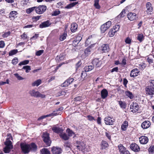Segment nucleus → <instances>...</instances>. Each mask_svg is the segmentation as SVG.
Returning a JSON list of instances; mask_svg holds the SVG:
<instances>
[{"instance_id":"e2e57ef3","label":"nucleus","mask_w":154,"mask_h":154,"mask_svg":"<svg viewBox=\"0 0 154 154\" xmlns=\"http://www.w3.org/2000/svg\"><path fill=\"white\" fill-rule=\"evenodd\" d=\"M66 95V92L64 91H61L59 92L58 94L59 96H65Z\"/></svg>"},{"instance_id":"6e6552de","label":"nucleus","mask_w":154,"mask_h":154,"mask_svg":"<svg viewBox=\"0 0 154 154\" xmlns=\"http://www.w3.org/2000/svg\"><path fill=\"white\" fill-rule=\"evenodd\" d=\"M128 18L130 21H133L136 20L137 18V14L135 13L129 12L127 15Z\"/></svg>"},{"instance_id":"2f4dec72","label":"nucleus","mask_w":154,"mask_h":154,"mask_svg":"<svg viewBox=\"0 0 154 154\" xmlns=\"http://www.w3.org/2000/svg\"><path fill=\"white\" fill-rule=\"evenodd\" d=\"M67 34L66 32H64L60 36V40L61 41H63L65 39L67 36Z\"/></svg>"},{"instance_id":"b1692460","label":"nucleus","mask_w":154,"mask_h":154,"mask_svg":"<svg viewBox=\"0 0 154 154\" xmlns=\"http://www.w3.org/2000/svg\"><path fill=\"white\" fill-rule=\"evenodd\" d=\"M78 26L76 23H73L71 25V30L72 32H75L77 30Z\"/></svg>"},{"instance_id":"9d476101","label":"nucleus","mask_w":154,"mask_h":154,"mask_svg":"<svg viewBox=\"0 0 154 154\" xmlns=\"http://www.w3.org/2000/svg\"><path fill=\"white\" fill-rule=\"evenodd\" d=\"M74 80L73 78H69L62 84L61 86L62 87H67L74 81Z\"/></svg>"},{"instance_id":"864d4df0","label":"nucleus","mask_w":154,"mask_h":154,"mask_svg":"<svg viewBox=\"0 0 154 154\" xmlns=\"http://www.w3.org/2000/svg\"><path fill=\"white\" fill-rule=\"evenodd\" d=\"M12 137L10 134H8L7 135V138L6 141H11L10 140H12Z\"/></svg>"},{"instance_id":"774afa93","label":"nucleus","mask_w":154,"mask_h":154,"mask_svg":"<svg viewBox=\"0 0 154 154\" xmlns=\"http://www.w3.org/2000/svg\"><path fill=\"white\" fill-rule=\"evenodd\" d=\"M82 37L81 36L78 35L76 37L75 40H77V41L79 42L82 40Z\"/></svg>"},{"instance_id":"dca6fc26","label":"nucleus","mask_w":154,"mask_h":154,"mask_svg":"<svg viewBox=\"0 0 154 154\" xmlns=\"http://www.w3.org/2000/svg\"><path fill=\"white\" fill-rule=\"evenodd\" d=\"M29 93L31 95L33 96H43L39 91L35 90H30Z\"/></svg>"},{"instance_id":"680f3d73","label":"nucleus","mask_w":154,"mask_h":154,"mask_svg":"<svg viewBox=\"0 0 154 154\" xmlns=\"http://www.w3.org/2000/svg\"><path fill=\"white\" fill-rule=\"evenodd\" d=\"M60 11L59 10H56L54 12L52 15L53 16H56L60 14Z\"/></svg>"},{"instance_id":"79ce46f5","label":"nucleus","mask_w":154,"mask_h":154,"mask_svg":"<svg viewBox=\"0 0 154 154\" xmlns=\"http://www.w3.org/2000/svg\"><path fill=\"white\" fill-rule=\"evenodd\" d=\"M91 51V48L89 47L85 49L84 52L85 54L88 55L90 54Z\"/></svg>"},{"instance_id":"58836bf2","label":"nucleus","mask_w":154,"mask_h":154,"mask_svg":"<svg viewBox=\"0 0 154 154\" xmlns=\"http://www.w3.org/2000/svg\"><path fill=\"white\" fill-rule=\"evenodd\" d=\"M54 113H51L49 115H46L42 116L38 118V120H40L42 119H44L47 117L52 116V115H54Z\"/></svg>"},{"instance_id":"13d9d810","label":"nucleus","mask_w":154,"mask_h":154,"mask_svg":"<svg viewBox=\"0 0 154 154\" xmlns=\"http://www.w3.org/2000/svg\"><path fill=\"white\" fill-rule=\"evenodd\" d=\"M17 58L15 57L13 59L12 61V63L14 65H16L17 63Z\"/></svg>"},{"instance_id":"5701e85b","label":"nucleus","mask_w":154,"mask_h":154,"mask_svg":"<svg viewBox=\"0 0 154 154\" xmlns=\"http://www.w3.org/2000/svg\"><path fill=\"white\" fill-rule=\"evenodd\" d=\"M63 108L62 107H60L59 108H58L57 109H56V110L53 111V112L52 113H54V115H52V116H56L57 115H61V113L60 112H59V111H61L63 110Z\"/></svg>"},{"instance_id":"5fc2aeb1","label":"nucleus","mask_w":154,"mask_h":154,"mask_svg":"<svg viewBox=\"0 0 154 154\" xmlns=\"http://www.w3.org/2000/svg\"><path fill=\"white\" fill-rule=\"evenodd\" d=\"M43 52L44 51L43 50H40L37 51L35 53V54L37 56H39L43 53Z\"/></svg>"},{"instance_id":"c756f323","label":"nucleus","mask_w":154,"mask_h":154,"mask_svg":"<svg viewBox=\"0 0 154 154\" xmlns=\"http://www.w3.org/2000/svg\"><path fill=\"white\" fill-rule=\"evenodd\" d=\"M60 136L62 139L65 140H68L69 138L68 135H67L66 133L61 134L60 135Z\"/></svg>"},{"instance_id":"cd10ccee","label":"nucleus","mask_w":154,"mask_h":154,"mask_svg":"<svg viewBox=\"0 0 154 154\" xmlns=\"http://www.w3.org/2000/svg\"><path fill=\"white\" fill-rule=\"evenodd\" d=\"M128 125V122L127 121L124 122L123 124L121 126V128L123 131H125L127 128Z\"/></svg>"},{"instance_id":"6e6d98bb","label":"nucleus","mask_w":154,"mask_h":154,"mask_svg":"<svg viewBox=\"0 0 154 154\" xmlns=\"http://www.w3.org/2000/svg\"><path fill=\"white\" fill-rule=\"evenodd\" d=\"M10 34V31H8L7 32L5 33H4L2 35V37L3 38H6L9 36Z\"/></svg>"},{"instance_id":"f8f14e48","label":"nucleus","mask_w":154,"mask_h":154,"mask_svg":"<svg viewBox=\"0 0 154 154\" xmlns=\"http://www.w3.org/2000/svg\"><path fill=\"white\" fill-rule=\"evenodd\" d=\"M100 49L103 52H107L109 50V45L108 44H103L100 48Z\"/></svg>"},{"instance_id":"4d7b16f0","label":"nucleus","mask_w":154,"mask_h":154,"mask_svg":"<svg viewBox=\"0 0 154 154\" xmlns=\"http://www.w3.org/2000/svg\"><path fill=\"white\" fill-rule=\"evenodd\" d=\"M146 67V65L144 63L140 64L139 65V67L141 69H144Z\"/></svg>"},{"instance_id":"8fccbe9b","label":"nucleus","mask_w":154,"mask_h":154,"mask_svg":"<svg viewBox=\"0 0 154 154\" xmlns=\"http://www.w3.org/2000/svg\"><path fill=\"white\" fill-rule=\"evenodd\" d=\"M14 75L17 78V79L18 80H22L23 79V78L20 76L17 73L14 74Z\"/></svg>"},{"instance_id":"338daca9","label":"nucleus","mask_w":154,"mask_h":154,"mask_svg":"<svg viewBox=\"0 0 154 154\" xmlns=\"http://www.w3.org/2000/svg\"><path fill=\"white\" fill-rule=\"evenodd\" d=\"M5 46V43L4 41H0V48H3Z\"/></svg>"},{"instance_id":"f03ea898","label":"nucleus","mask_w":154,"mask_h":154,"mask_svg":"<svg viewBox=\"0 0 154 154\" xmlns=\"http://www.w3.org/2000/svg\"><path fill=\"white\" fill-rule=\"evenodd\" d=\"M42 138L44 142L45 143L47 146H50L51 145V142L50 139L49 134L47 133H44Z\"/></svg>"},{"instance_id":"37998d69","label":"nucleus","mask_w":154,"mask_h":154,"mask_svg":"<svg viewBox=\"0 0 154 154\" xmlns=\"http://www.w3.org/2000/svg\"><path fill=\"white\" fill-rule=\"evenodd\" d=\"M17 49L11 50L9 52V55L12 56L14 55L17 53Z\"/></svg>"},{"instance_id":"a19ab883","label":"nucleus","mask_w":154,"mask_h":154,"mask_svg":"<svg viewBox=\"0 0 154 154\" xmlns=\"http://www.w3.org/2000/svg\"><path fill=\"white\" fill-rule=\"evenodd\" d=\"M137 39L140 42H142L144 39V37L143 34H139L137 37Z\"/></svg>"},{"instance_id":"4468645a","label":"nucleus","mask_w":154,"mask_h":154,"mask_svg":"<svg viewBox=\"0 0 154 154\" xmlns=\"http://www.w3.org/2000/svg\"><path fill=\"white\" fill-rule=\"evenodd\" d=\"M130 148L133 151L135 152H138L140 150L139 146L136 143H132L130 146Z\"/></svg>"},{"instance_id":"a211bd4d","label":"nucleus","mask_w":154,"mask_h":154,"mask_svg":"<svg viewBox=\"0 0 154 154\" xmlns=\"http://www.w3.org/2000/svg\"><path fill=\"white\" fill-rule=\"evenodd\" d=\"M29 151L35 152L37 149V145L34 143H32L30 144H29Z\"/></svg>"},{"instance_id":"7ed1b4c3","label":"nucleus","mask_w":154,"mask_h":154,"mask_svg":"<svg viewBox=\"0 0 154 154\" xmlns=\"http://www.w3.org/2000/svg\"><path fill=\"white\" fill-rule=\"evenodd\" d=\"M20 146L22 152L24 154L29 153V144L26 143H21Z\"/></svg>"},{"instance_id":"a18cd8bd","label":"nucleus","mask_w":154,"mask_h":154,"mask_svg":"<svg viewBox=\"0 0 154 154\" xmlns=\"http://www.w3.org/2000/svg\"><path fill=\"white\" fill-rule=\"evenodd\" d=\"M76 146L77 147V148L80 151H83L84 150V148L81 144H80Z\"/></svg>"},{"instance_id":"0e129e2a","label":"nucleus","mask_w":154,"mask_h":154,"mask_svg":"<svg viewBox=\"0 0 154 154\" xmlns=\"http://www.w3.org/2000/svg\"><path fill=\"white\" fill-rule=\"evenodd\" d=\"M40 17V16H35V17H33L32 18V19L34 21H36L37 20H38L39 19Z\"/></svg>"},{"instance_id":"2eb2a0df","label":"nucleus","mask_w":154,"mask_h":154,"mask_svg":"<svg viewBox=\"0 0 154 154\" xmlns=\"http://www.w3.org/2000/svg\"><path fill=\"white\" fill-rule=\"evenodd\" d=\"M147 8L146 12L148 14H152V5L149 2H148L146 3V5Z\"/></svg>"},{"instance_id":"ddd939ff","label":"nucleus","mask_w":154,"mask_h":154,"mask_svg":"<svg viewBox=\"0 0 154 154\" xmlns=\"http://www.w3.org/2000/svg\"><path fill=\"white\" fill-rule=\"evenodd\" d=\"M140 72L139 70L137 69H134L131 72L130 76L131 77H134L137 76Z\"/></svg>"},{"instance_id":"7c9ffc66","label":"nucleus","mask_w":154,"mask_h":154,"mask_svg":"<svg viewBox=\"0 0 154 154\" xmlns=\"http://www.w3.org/2000/svg\"><path fill=\"white\" fill-rule=\"evenodd\" d=\"M92 40V35L89 36L85 42V45L87 46L89 45L90 44H91V42Z\"/></svg>"},{"instance_id":"0eeeda50","label":"nucleus","mask_w":154,"mask_h":154,"mask_svg":"<svg viewBox=\"0 0 154 154\" xmlns=\"http://www.w3.org/2000/svg\"><path fill=\"white\" fill-rule=\"evenodd\" d=\"M104 121L106 125H113L115 120L110 117H107L104 118Z\"/></svg>"},{"instance_id":"603ef678","label":"nucleus","mask_w":154,"mask_h":154,"mask_svg":"<svg viewBox=\"0 0 154 154\" xmlns=\"http://www.w3.org/2000/svg\"><path fill=\"white\" fill-rule=\"evenodd\" d=\"M86 71H82L81 74V77L82 78L84 79L87 76Z\"/></svg>"},{"instance_id":"49530a36","label":"nucleus","mask_w":154,"mask_h":154,"mask_svg":"<svg viewBox=\"0 0 154 154\" xmlns=\"http://www.w3.org/2000/svg\"><path fill=\"white\" fill-rule=\"evenodd\" d=\"M23 69H25L26 70V73L29 72V71L31 70L30 67L29 66H24Z\"/></svg>"},{"instance_id":"69168bd1","label":"nucleus","mask_w":154,"mask_h":154,"mask_svg":"<svg viewBox=\"0 0 154 154\" xmlns=\"http://www.w3.org/2000/svg\"><path fill=\"white\" fill-rule=\"evenodd\" d=\"M125 94L127 96H131L132 95V93L129 91H127L125 92Z\"/></svg>"},{"instance_id":"052dcab7","label":"nucleus","mask_w":154,"mask_h":154,"mask_svg":"<svg viewBox=\"0 0 154 154\" xmlns=\"http://www.w3.org/2000/svg\"><path fill=\"white\" fill-rule=\"evenodd\" d=\"M21 38L24 40L28 38L27 35L25 33H24L23 34L21 35Z\"/></svg>"},{"instance_id":"20e7f679","label":"nucleus","mask_w":154,"mask_h":154,"mask_svg":"<svg viewBox=\"0 0 154 154\" xmlns=\"http://www.w3.org/2000/svg\"><path fill=\"white\" fill-rule=\"evenodd\" d=\"M47 9V7L45 5H41L38 7H35L36 12L38 14H41L43 13Z\"/></svg>"},{"instance_id":"72a5a7b5","label":"nucleus","mask_w":154,"mask_h":154,"mask_svg":"<svg viewBox=\"0 0 154 154\" xmlns=\"http://www.w3.org/2000/svg\"><path fill=\"white\" fill-rule=\"evenodd\" d=\"M66 131L68 134V136L69 137H71L75 134V133L72 131V130H70L69 128H68L66 129Z\"/></svg>"},{"instance_id":"4be33fe9","label":"nucleus","mask_w":154,"mask_h":154,"mask_svg":"<svg viewBox=\"0 0 154 154\" xmlns=\"http://www.w3.org/2000/svg\"><path fill=\"white\" fill-rule=\"evenodd\" d=\"M118 148L121 154H122L127 150L122 144H120L118 146Z\"/></svg>"},{"instance_id":"6ab92c4d","label":"nucleus","mask_w":154,"mask_h":154,"mask_svg":"<svg viewBox=\"0 0 154 154\" xmlns=\"http://www.w3.org/2000/svg\"><path fill=\"white\" fill-rule=\"evenodd\" d=\"M51 24L49 21L47 20L40 24L39 27L41 28L48 27L49 26L51 25Z\"/></svg>"},{"instance_id":"9b49d317","label":"nucleus","mask_w":154,"mask_h":154,"mask_svg":"<svg viewBox=\"0 0 154 154\" xmlns=\"http://www.w3.org/2000/svg\"><path fill=\"white\" fill-rule=\"evenodd\" d=\"M139 140L140 143L142 144H146L149 141L148 137L144 136H141L139 138Z\"/></svg>"},{"instance_id":"c85d7f7f","label":"nucleus","mask_w":154,"mask_h":154,"mask_svg":"<svg viewBox=\"0 0 154 154\" xmlns=\"http://www.w3.org/2000/svg\"><path fill=\"white\" fill-rule=\"evenodd\" d=\"M17 14V12L15 11H11L9 14V17L10 18H14L15 16Z\"/></svg>"},{"instance_id":"de8ad7c7","label":"nucleus","mask_w":154,"mask_h":154,"mask_svg":"<svg viewBox=\"0 0 154 154\" xmlns=\"http://www.w3.org/2000/svg\"><path fill=\"white\" fill-rule=\"evenodd\" d=\"M29 61L28 60H25L22 62H20L19 64V66H21V65H24L28 63Z\"/></svg>"},{"instance_id":"1a4fd4ad","label":"nucleus","mask_w":154,"mask_h":154,"mask_svg":"<svg viewBox=\"0 0 154 154\" xmlns=\"http://www.w3.org/2000/svg\"><path fill=\"white\" fill-rule=\"evenodd\" d=\"M146 93L148 95H152L154 93V88L151 86H148L146 89Z\"/></svg>"},{"instance_id":"423d86ee","label":"nucleus","mask_w":154,"mask_h":154,"mask_svg":"<svg viewBox=\"0 0 154 154\" xmlns=\"http://www.w3.org/2000/svg\"><path fill=\"white\" fill-rule=\"evenodd\" d=\"M139 108V106L138 104L134 102L130 106V109L131 111L133 113H134L137 111Z\"/></svg>"},{"instance_id":"39448f33","label":"nucleus","mask_w":154,"mask_h":154,"mask_svg":"<svg viewBox=\"0 0 154 154\" xmlns=\"http://www.w3.org/2000/svg\"><path fill=\"white\" fill-rule=\"evenodd\" d=\"M111 25V22L109 21L102 25L100 27L101 32L104 33L109 28Z\"/></svg>"},{"instance_id":"473e14b6","label":"nucleus","mask_w":154,"mask_h":154,"mask_svg":"<svg viewBox=\"0 0 154 154\" xmlns=\"http://www.w3.org/2000/svg\"><path fill=\"white\" fill-rule=\"evenodd\" d=\"M101 96H107L108 92L106 89H103L101 91Z\"/></svg>"},{"instance_id":"bb28decb","label":"nucleus","mask_w":154,"mask_h":154,"mask_svg":"<svg viewBox=\"0 0 154 154\" xmlns=\"http://www.w3.org/2000/svg\"><path fill=\"white\" fill-rule=\"evenodd\" d=\"M52 129L54 132L57 133H60L62 131L61 129L60 128L57 127L56 126L53 127L52 128Z\"/></svg>"},{"instance_id":"aec40b11","label":"nucleus","mask_w":154,"mask_h":154,"mask_svg":"<svg viewBox=\"0 0 154 154\" xmlns=\"http://www.w3.org/2000/svg\"><path fill=\"white\" fill-rule=\"evenodd\" d=\"M92 63L94 66H96L97 67L100 66L101 64V61H99L98 59H94L92 61Z\"/></svg>"},{"instance_id":"412c9836","label":"nucleus","mask_w":154,"mask_h":154,"mask_svg":"<svg viewBox=\"0 0 154 154\" xmlns=\"http://www.w3.org/2000/svg\"><path fill=\"white\" fill-rule=\"evenodd\" d=\"M150 125V123L149 121H145L141 124V127L143 129H146L149 128Z\"/></svg>"},{"instance_id":"f3484780","label":"nucleus","mask_w":154,"mask_h":154,"mask_svg":"<svg viewBox=\"0 0 154 154\" xmlns=\"http://www.w3.org/2000/svg\"><path fill=\"white\" fill-rule=\"evenodd\" d=\"M51 151L53 154H60L62 150L60 148L53 147L51 148Z\"/></svg>"},{"instance_id":"f257e3e1","label":"nucleus","mask_w":154,"mask_h":154,"mask_svg":"<svg viewBox=\"0 0 154 154\" xmlns=\"http://www.w3.org/2000/svg\"><path fill=\"white\" fill-rule=\"evenodd\" d=\"M5 144L6 146L4 148L3 151L5 153H9L13 148L12 142L11 141H5Z\"/></svg>"},{"instance_id":"a878e982","label":"nucleus","mask_w":154,"mask_h":154,"mask_svg":"<svg viewBox=\"0 0 154 154\" xmlns=\"http://www.w3.org/2000/svg\"><path fill=\"white\" fill-rule=\"evenodd\" d=\"M78 3V2H72L69 4H68L65 7V8L66 9H70L76 5Z\"/></svg>"},{"instance_id":"c9c22d12","label":"nucleus","mask_w":154,"mask_h":154,"mask_svg":"<svg viewBox=\"0 0 154 154\" xmlns=\"http://www.w3.org/2000/svg\"><path fill=\"white\" fill-rule=\"evenodd\" d=\"M102 147L103 149H106L108 146V144L106 141H103L101 143Z\"/></svg>"},{"instance_id":"3c124183","label":"nucleus","mask_w":154,"mask_h":154,"mask_svg":"<svg viewBox=\"0 0 154 154\" xmlns=\"http://www.w3.org/2000/svg\"><path fill=\"white\" fill-rule=\"evenodd\" d=\"M120 26L119 24L116 25L112 29H114L115 31L116 32H117L119 31L120 28Z\"/></svg>"},{"instance_id":"ea45409f","label":"nucleus","mask_w":154,"mask_h":154,"mask_svg":"<svg viewBox=\"0 0 154 154\" xmlns=\"http://www.w3.org/2000/svg\"><path fill=\"white\" fill-rule=\"evenodd\" d=\"M35 10V7H33L31 8L27 9L26 10V13L28 14H29L31 13L33 11Z\"/></svg>"},{"instance_id":"4c0bfd02","label":"nucleus","mask_w":154,"mask_h":154,"mask_svg":"<svg viewBox=\"0 0 154 154\" xmlns=\"http://www.w3.org/2000/svg\"><path fill=\"white\" fill-rule=\"evenodd\" d=\"M115 31L114 29H111L109 32V36L110 37H113L116 32Z\"/></svg>"},{"instance_id":"393cba45","label":"nucleus","mask_w":154,"mask_h":154,"mask_svg":"<svg viewBox=\"0 0 154 154\" xmlns=\"http://www.w3.org/2000/svg\"><path fill=\"white\" fill-rule=\"evenodd\" d=\"M42 83V80L40 79H38L32 83V86H38Z\"/></svg>"},{"instance_id":"f704fd0d","label":"nucleus","mask_w":154,"mask_h":154,"mask_svg":"<svg viewBox=\"0 0 154 154\" xmlns=\"http://www.w3.org/2000/svg\"><path fill=\"white\" fill-rule=\"evenodd\" d=\"M41 154H50V152L47 149L44 148L41 150Z\"/></svg>"},{"instance_id":"c03bdc74","label":"nucleus","mask_w":154,"mask_h":154,"mask_svg":"<svg viewBox=\"0 0 154 154\" xmlns=\"http://www.w3.org/2000/svg\"><path fill=\"white\" fill-rule=\"evenodd\" d=\"M119 104L122 108H125L126 107V104L124 102L121 101H119Z\"/></svg>"},{"instance_id":"e433bc0d","label":"nucleus","mask_w":154,"mask_h":154,"mask_svg":"<svg viewBox=\"0 0 154 154\" xmlns=\"http://www.w3.org/2000/svg\"><path fill=\"white\" fill-rule=\"evenodd\" d=\"M94 68V66H86L85 68V70L86 72H88Z\"/></svg>"},{"instance_id":"bf43d9fd","label":"nucleus","mask_w":154,"mask_h":154,"mask_svg":"<svg viewBox=\"0 0 154 154\" xmlns=\"http://www.w3.org/2000/svg\"><path fill=\"white\" fill-rule=\"evenodd\" d=\"M79 42H78L77 40H75V39L73 41V42L72 43V45L74 46V47H76L77 45L78 44Z\"/></svg>"},{"instance_id":"09e8293b","label":"nucleus","mask_w":154,"mask_h":154,"mask_svg":"<svg viewBox=\"0 0 154 154\" xmlns=\"http://www.w3.org/2000/svg\"><path fill=\"white\" fill-rule=\"evenodd\" d=\"M148 151L150 153H154V146H151L148 149Z\"/></svg>"}]
</instances>
